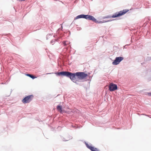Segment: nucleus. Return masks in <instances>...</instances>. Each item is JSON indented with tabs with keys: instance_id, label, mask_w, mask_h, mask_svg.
<instances>
[{
	"instance_id": "aec40b11",
	"label": "nucleus",
	"mask_w": 151,
	"mask_h": 151,
	"mask_svg": "<svg viewBox=\"0 0 151 151\" xmlns=\"http://www.w3.org/2000/svg\"><path fill=\"white\" fill-rule=\"evenodd\" d=\"M69 139H63V141H67Z\"/></svg>"
},
{
	"instance_id": "393cba45",
	"label": "nucleus",
	"mask_w": 151,
	"mask_h": 151,
	"mask_svg": "<svg viewBox=\"0 0 151 151\" xmlns=\"http://www.w3.org/2000/svg\"><path fill=\"white\" fill-rule=\"evenodd\" d=\"M60 29V28H59V29H58V30H59Z\"/></svg>"
},
{
	"instance_id": "f8f14e48",
	"label": "nucleus",
	"mask_w": 151,
	"mask_h": 151,
	"mask_svg": "<svg viewBox=\"0 0 151 151\" xmlns=\"http://www.w3.org/2000/svg\"><path fill=\"white\" fill-rule=\"evenodd\" d=\"M57 110L60 112L61 113H63L65 111L62 110V107L60 105H58L57 106Z\"/></svg>"
},
{
	"instance_id": "5701e85b",
	"label": "nucleus",
	"mask_w": 151,
	"mask_h": 151,
	"mask_svg": "<svg viewBox=\"0 0 151 151\" xmlns=\"http://www.w3.org/2000/svg\"><path fill=\"white\" fill-rule=\"evenodd\" d=\"M111 21H112V20H107V22H110Z\"/></svg>"
},
{
	"instance_id": "a878e982",
	"label": "nucleus",
	"mask_w": 151,
	"mask_h": 151,
	"mask_svg": "<svg viewBox=\"0 0 151 151\" xmlns=\"http://www.w3.org/2000/svg\"><path fill=\"white\" fill-rule=\"evenodd\" d=\"M61 27L62 28H63V27L62 26H61Z\"/></svg>"
},
{
	"instance_id": "1a4fd4ad",
	"label": "nucleus",
	"mask_w": 151,
	"mask_h": 151,
	"mask_svg": "<svg viewBox=\"0 0 151 151\" xmlns=\"http://www.w3.org/2000/svg\"><path fill=\"white\" fill-rule=\"evenodd\" d=\"M146 77L148 80H151V68L147 70Z\"/></svg>"
},
{
	"instance_id": "f03ea898",
	"label": "nucleus",
	"mask_w": 151,
	"mask_h": 151,
	"mask_svg": "<svg viewBox=\"0 0 151 151\" xmlns=\"http://www.w3.org/2000/svg\"><path fill=\"white\" fill-rule=\"evenodd\" d=\"M76 73V72L72 73L68 71L67 77L69 78L73 82H75L78 80Z\"/></svg>"
},
{
	"instance_id": "423d86ee",
	"label": "nucleus",
	"mask_w": 151,
	"mask_h": 151,
	"mask_svg": "<svg viewBox=\"0 0 151 151\" xmlns=\"http://www.w3.org/2000/svg\"><path fill=\"white\" fill-rule=\"evenodd\" d=\"M124 59V58L122 57H116L112 63L113 65H117Z\"/></svg>"
},
{
	"instance_id": "6ab92c4d",
	"label": "nucleus",
	"mask_w": 151,
	"mask_h": 151,
	"mask_svg": "<svg viewBox=\"0 0 151 151\" xmlns=\"http://www.w3.org/2000/svg\"><path fill=\"white\" fill-rule=\"evenodd\" d=\"M102 23H105V22H107V20L106 21L105 20H102Z\"/></svg>"
},
{
	"instance_id": "39448f33",
	"label": "nucleus",
	"mask_w": 151,
	"mask_h": 151,
	"mask_svg": "<svg viewBox=\"0 0 151 151\" xmlns=\"http://www.w3.org/2000/svg\"><path fill=\"white\" fill-rule=\"evenodd\" d=\"M76 73L77 77L79 79H83L88 76L87 73H85L83 72H77Z\"/></svg>"
},
{
	"instance_id": "ddd939ff",
	"label": "nucleus",
	"mask_w": 151,
	"mask_h": 151,
	"mask_svg": "<svg viewBox=\"0 0 151 151\" xmlns=\"http://www.w3.org/2000/svg\"><path fill=\"white\" fill-rule=\"evenodd\" d=\"M26 75L27 76L31 78L32 79H34L36 78V77L33 76L32 75H31L29 74H26Z\"/></svg>"
},
{
	"instance_id": "f3484780",
	"label": "nucleus",
	"mask_w": 151,
	"mask_h": 151,
	"mask_svg": "<svg viewBox=\"0 0 151 151\" xmlns=\"http://www.w3.org/2000/svg\"><path fill=\"white\" fill-rule=\"evenodd\" d=\"M69 42L67 41H64L63 42V44L64 46H66V45L68 44Z\"/></svg>"
},
{
	"instance_id": "f257e3e1",
	"label": "nucleus",
	"mask_w": 151,
	"mask_h": 151,
	"mask_svg": "<svg viewBox=\"0 0 151 151\" xmlns=\"http://www.w3.org/2000/svg\"><path fill=\"white\" fill-rule=\"evenodd\" d=\"M129 10L127 9H125L119 12H117L114 14L112 16L111 15H108L104 17H103V19L105 18H114L117 17L122 15H123L128 12L129 11Z\"/></svg>"
},
{
	"instance_id": "7ed1b4c3",
	"label": "nucleus",
	"mask_w": 151,
	"mask_h": 151,
	"mask_svg": "<svg viewBox=\"0 0 151 151\" xmlns=\"http://www.w3.org/2000/svg\"><path fill=\"white\" fill-rule=\"evenodd\" d=\"M32 95H28L24 97L22 100V101L24 103H29L30 102L33 98Z\"/></svg>"
},
{
	"instance_id": "6e6552de",
	"label": "nucleus",
	"mask_w": 151,
	"mask_h": 151,
	"mask_svg": "<svg viewBox=\"0 0 151 151\" xmlns=\"http://www.w3.org/2000/svg\"><path fill=\"white\" fill-rule=\"evenodd\" d=\"M87 147L90 149L91 151H100L99 150L96 148H95L89 145L88 143L85 142Z\"/></svg>"
},
{
	"instance_id": "4468645a",
	"label": "nucleus",
	"mask_w": 151,
	"mask_h": 151,
	"mask_svg": "<svg viewBox=\"0 0 151 151\" xmlns=\"http://www.w3.org/2000/svg\"><path fill=\"white\" fill-rule=\"evenodd\" d=\"M74 82L77 85H78L80 86H81L82 85L81 83H80L78 81V80H77V81H75V82Z\"/></svg>"
},
{
	"instance_id": "9b49d317",
	"label": "nucleus",
	"mask_w": 151,
	"mask_h": 151,
	"mask_svg": "<svg viewBox=\"0 0 151 151\" xmlns=\"http://www.w3.org/2000/svg\"><path fill=\"white\" fill-rule=\"evenodd\" d=\"M68 72V71H61V72H60L58 73H57V74L58 76L61 75V76H66L67 77Z\"/></svg>"
},
{
	"instance_id": "a211bd4d",
	"label": "nucleus",
	"mask_w": 151,
	"mask_h": 151,
	"mask_svg": "<svg viewBox=\"0 0 151 151\" xmlns=\"http://www.w3.org/2000/svg\"><path fill=\"white\" fill-rule=\"evenodd\" d=\"M147 93L148 96H151V92H148Z\"/></svg>"
},
{
	"instance_id": "9d476101",
	"label": "nucleus",
	"mask_w": 151,
	"mask_h": 151,
	"mask_svg": "<svg viewBox=\"0 0 151 151\" xmlns=\"http://www.w3.org/2000/svg\"><path fill=\"white\" fill-rule=\"evenodd\" d=\"M90 20H91L96 23H102V21H98L92 16H91Z\"/></svg>"
},
{
	"instance_id": "dca6fc26",
	"label": "nucleus",
	"mask_w": 151,
	"mask_h": 151,
	"mask_svg": "<svg viewBox=\"0 0 151 151\" xmlns=\"http://www.w3.org/2000/svg\"><path fill=\"white\" fill-rule=\"evenodd\" d=\"M52 37V35L50 34H48L46 36V39L47 40H48L51 37Z\"/></svg>"
},
{
	"instance_id": "20e7f679",
	"label": "nucleus",
	"mask_w": 151,
	"mask_h": 151,
	"mask_svg": "<svg viewBox=\"0 0 151 151\" xmlns=\"http://www.w3.org/2000/svg\"><path fill=\"white\" fill-rule=\"evenodd\" d=\"M91 15L81 14L78 15L75 17L74 19H76L80 18H84L88 20H90Z\"/></svg>"
},
{
	"instance_id": "0eeeda50",
	"label": "nucleus",
	"mask_w": 151,
	"mask_h": 151,
	"mask_svg": "<svg viewBox=\"0 0 151 151\" xmlns=\"http://www.w3.org/2000/svg\"><path fill=\"white\" fill-rule=\"evenodd\" d=\"M109 90L111 91H114L117 89V85L113 83H110L109 86Z\"/></svg>"
},
{
	"instance_id": "2eb2a0df",
	"label": "nucleus",
	"mask_w": 151,
	"mask_h": 151,
	"mask_svg": "<svg viewBox=\"0 0 151 151\" xmlns=\"http://www.w3.org/2000/svg\"><path fill=\"white\" fill-rule=\"evenodd\" d=\"M58 39H53L50 42V43L51 44H52L53 43H54L55 41H58Z\"/></svg>"
},
{
	"instance_id": "b1692460",
	"label": "nucleus",
	"mask_w": 151,
	"mask_h": 151,
	"mask_svg": "<svg viewBox=\"0 0 151 151\" xmlns=\"http://www.w3.org/2000/svg\"><path fill=\"white\" fill-rule=\"evenodd\" d=\"M51 73H47L46 74H51Z\"/></svg>"
},
{
	"instance_id": "412c9836",
	"label": "nucleus",
	"mask_w": 151,
	"mask_h": 151,
	"mask_svg": "<svg viewBox=\"0 0 151 151\" xmlns=\"http://www.w3.org/2000/svg\"><path fill=\"white\" fill-rule=\"evenodd\" d=\"M81 28H77V30H81Z\"/></svg>"
},
{
	"instance_id": "4be33fe9",
	"label": "nucleus",
	"mask_w": 151,
	"mask_h": 151,
	"mask_svg": "<svg viewBox=\"0 0 151 151\" xmlns=\"http://www.w3.org/2000/svg\"><path fill=\"white\" fill-rule=\"evenodd\" d=\"M53 37L55 38H56L57 37V35H53Z\"/></svg>"
}]
</instances>
